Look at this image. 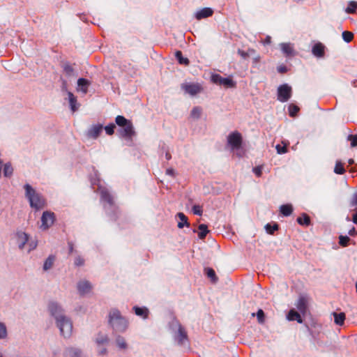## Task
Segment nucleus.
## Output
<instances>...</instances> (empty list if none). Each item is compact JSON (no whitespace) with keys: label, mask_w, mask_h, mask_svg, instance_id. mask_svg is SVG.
Returning a JSON list of instances; mask_svg holds the SVG:
<instances>
[{"label":"nucleus","mask_w":357,"mask_h":357,"mask_svg":"<svg viewBox=\"0 0 357 357\" xmlns=\"http://www.w3.org/2000/svg\"><path fill=\"white\" fill-rule=\"evenodd\" d=\"M116 343L119 349H126L128 348V344L125 338L122 336L118 335L116 338Z\"/></svg>","instance_id":"34"},{"label":"nucleus","mask_w":357,"mask_h":357,"mask_svg":"<svg viewBox=\"0 0 357 357\" xmlns=\"http://www.w3.org/2000/svg\"><path fill=\"white\" fill-rule=\"evenodd\" d=\"M238 54L243 59H247L249 57V53L242 50H238Z\"/></svg>","instance_id":"51"},{"label":"nucleus","mask_w":357,"mask_h":357,"mask_svg":"<svg viewBox=\"0 0 357 357\" xmlns=\"http://www.w3.org/2000/svg\"><path fill=\"white\" fill-rule=\"evenodd\" d=\"M64 73L68 76H72L73 75L74 69L69 63H65L62 66Z\"/></svg>","instance_id":"36"},{"label":"nucleus","mask_w":357,"mask_h":357,"mask_svg":"<svg viewBox=\"0 0 357 357\" xmlns=\"http://www.w3.org/2000/svg\"><path fill=\"white\" fill-rule=\"evenodd\" d=\"M259 59L260 57L259 56H257L256 58H255V62L257 63L259 61Z\"/></svg>","instance_id":"63"},{"label":"nucleus","mask_w":357,"mask_h":357,"mask_svg":"<svg viewBox=\"0 0 357 357\" xmlns=\"http://www.w3.org/2000/svg\"><path fill=\"white\" fill-rule=\"evenodd\" d=\"M253 172L257 176L260 177L262 174V167H255V168H253Z\"/></svg>","instance_id":"49"},{"label":"nucleus","mask_w":357,"mask_h":357,"mask_svg":"<svg viewBox=\"0 0 357 357\" xmlns=\"http://www.w3.org/2000/svg\"><path fill=\"white\" fill-rule=\"evenodd\" d=\"M205 273L208 278L211 279V282L215 283L218 281L215 271L211 268H205Z\"/></svg>","instance_id":"32"},{"label":"nucleus","mask_w":357,"mask_h":357,"mask_svg":"<svg viewBox=\"0 0 357 357\" xmlns=\"http://www.w3.org/2000/svg\"><path fill=\"white\" fill-rule=\"evenodd\" d=\"M91 289V284L87 280H81L77 283V289L81 295L89 293Z\"/></svg>","instance_id":"12"},{"label":"nucleus","mask_w":357,"mask_h":357,"mask_svg":"<svg viewBox=\"0 0 357 357\" xmlns=\"http://www.w3.org/2000/svg\"><path fill=\"white\" fill-rule=\"evenodd\" d=\"M13 169L11 167L10 164V163L5 164L4 168H3L4 176H6V177L10 176L13 174Z\"/></svg>","instance_id":"40"},{"label":"nucleus","mask_w":357,"mask_h":357,"mask_svg":"<svg viewBox=\"0 0 357 357\" xmlns=\"http://www.w3.org/2000/svg\"><path fill=\"white\" fill-rule=\"evenodd\" d=\"M333 314L334 317L335 323L338 326H342L346 318L345 314L344 312H333Z\"/></svg>","instance_id":"22"},{"label":"nucleus","mask_w":357,"mask_h":357,"mask_svg":"<svg viewBox=\"0 0 357 357\" xmlns=\"http://www.w3.org/2000/svg\"><path fill=\"white\" fill-rule=\"evenodd\" d=\"M248 52L249 53V56H250V55L255 54L256 52L254 49L250 48L248 50Z\"/></svg>","instance_id":"60"},{"label":"nucleus","mask_w":357,"mask_h":357,"mask_svg":"<svg viewBox=\"0 0 357 357\" xmlns=\"http://www.w3.org/2000/svg\"><path fill=\"white\" fill-rule=\"evenodd\" d=\"M299 107L294 104H290L289 106V113L291 116H296L299 111Z\"/></svg>","instance_id":"39"},{"label":"nucleus","mask_w":357,"mask_h":357,"mask_svg":"<svg viewBox=\"0 0 357 357\" xmlns=\"http://www.w3.org/2000/svg\"><path fill=\"white\" fill-rule=\"evenodd\" d=\"M165 158L167 160H169L172 158V155L169 152H167L165 154Z\"/></svg>","instance_id":"61"},{"label":"nucleus","mask_w":357,"mask_h":357,"mask_svg":"<svg viewBox=\"0 0 357 357\" xmlns=\"http://www.w3.org/2000/svg\"><path fill=\"white\" fill-rule=\"evenodd\" d=\"M177 216L178 217V218L180 219L181 222H179L178 223V227L181 229L183 228L185 225L187 226V227H189L190 226V223L188 222V218L187 216L183 213H178L177 214Z\"/></svg>","instance_id":"24"},{"label":"nucleus","mask_w":357,"mask_h":357,"mask_svg":"<svg viewBox=\"0 0 357 357\" xmlns=\"http://www.w3.org/2000/svg\"><path fill=\"white\" fill-rule=\"evenodd\" d=\"M211 80L213 83L222 85L227 88H234L236 86V82L230 77H222L218 74H215L211 76Z\"/></svg>","instance_id":"6"},{"label":"nucleus","mask_w":357,"mask_h":357,"mask_svg":"<svg viewBox=\"0 0 357 357\" xmlns=\"http://www.w3.org/2000/svg\"><path fill=\"white\" fill-rule=\"evenodd\" d=\"M15 238L19 249L22 250L24 245L28 243L29 236L26 232L17 231L15 234Z\"/></svg>","instance_id":"10"},{"label":"nucleus","mask_w":357,"mask_h":357,"mask_svg":"<svg viewBox=\"0 0 357 357\" xmlns=\"http://www.w3.org/2000/svg\"><path fill=\"white\" fill-rule=\"evenodd\" d=\"M133 310L137 316L142 317L144 319H146L148 317L149 310L146 307H140L135 306L133 307Z\"/></svg>","instance_id":"23"},{"label":"nucleus","mask_w":357,"mask_h":357,"mask_svg":"<svg viewBox=\"0 0 357 357\" xmlns=\"http://www.w3.org/2000/svg\"><path fill=\"white\" fill-rule=\"evenodd\" d=\"M256 316L257 318V321L259 324H262L265 321V314L264 311L261 309L258 310L257 312L256 313Z\"/></svg>","instance_id":"41"},{"label":"nucleus","mask_w":357,"mask_h":357,"mask_svg":"<svg viewBox=\"0 0 357 357\" xmlns=\"http://www.w3.org/2000/svg\"><path fill=\"white\" fill-rule=\"evenodd\" d=\"M292 93V89L287 84H284L278 88V100L282 102L288 101Z\"/></svg>","instance_id":"5"},{"label":"nucleus","mask_w":357,"mask_h":357,"mask_svg":"<svg viewBox=\"0 0 357 357\" xmlns=\"http://www.w3.org/2000/svg\"><path fill=\"white\" fill-rule=\"evenodd\" d=\"M100 193L101 199L103 202H107L111 206H114V203L113 196L110 194L107 188H101L100 190Z\"/></svg>","instance_id":"13"},{"label":"nucleus","mask_w":357,"mask_h":357,"mask_svg":"<svg viewBox=\"0 0 357 357\" xmlns=\"http://www.w3.org/2000/svg\"><path fill=\"white\" fill-rule=\"evenodd\" d=\"M69 252L72 253L73 251V244L70 242L68 243Z\"/></svg>","instance_id":"59"},{"label":"nucleus","mask_w":357,"mask_h":357,"mask_svg":"<svg viewBox=\"0 0 357 357\" xmlns=\"http://www.w3.org/2000/svg\"><path fill=\"white\" fill-rule=\"evenodd\" d=\"M280 212L284 216H289L293 212V207L291 204H284L280 206Z\"/></svg>","instance_id":"30"},{"label":"nucleus","mask_w":357,"mask_h":357,"mask_svg":"<svg viewBox=\"0 0 357 357\" xmlns=\"http://www.w3.org/2000/svg\"><path fill=\"white\" fill-rule=\"evenodd\" d=\"M352 220L356 225H357V211L353 215Z\"/></svg>","instance_id":"58"},{"label":"nucleus","mask_w":357,"mask_h":357,"mask_svg":"<svg viewBox=\"0 0 357 357\" xmlns=\"http://www.w3.org/2000/svg\"><path fill=\"white\" fill-rule=\"evenodd\" d=\"M357 9V2L354 1H349L348 3V6L347 7L345 11L347 13L353 14L356 13Z\"/></svg>","instance_id":"35"},{"label":"nucleus","mask_w":357,"mask_h":357,"mask_svg":"<svg viewBox=\"0 0 357 357\" xmlns=\"http://www.w3.org/2000/svg\"><path fill=\"white\" fill-rule=\"evenodd\" d=\"M278 71L280 73H284L287 71V68L285 66H280L278 68Z\"/></svg>","instance_id":"54"},{"label":"nucleus","mask_w":357,"mask_h":357,"mask_svg":"<svg viewBox=\"0 0 357 357\" xmlns=\"http://www.w3.org/2000/svg\"><path fill=\"white\" fill-rule=\"evenodd\" d=\"M63 357H84V356L80 349L70 347L63 351Z\"/></svg>","instance_id":"11"},{"label":"nucleus","mask_w":357,"mask_h":357,"mask_svg":"<svg viewBox=\"0 0 357 357\" xmlns=\"http://www.w3.org/2000/svg\"><path fill=\"white\" fill-rule=\"evenodd\" d=\"M213 13V10L210 8H204L197 12L196 18L197 20H202L211 16Z\"/></svg>","instance_id":"16"},{"label":"nucleus","mask_w":357,"mask_h":357,"mask_svg":"<svg viewBox=\"0 0 357 357\" xmlns=\"http://www.w3.org/2000/svg\"><path fill=\"white\" fill-rule=\"evenodd\" d=\"M297 222L301 225L308 226L310 224V218L306 213H303L297 218Z\"/></svg>","instance_id":"29"},{"label":"nucleus","mask_w":357,"mask_h":357,"mask_svg":"<svg viewBox=\"0 0 357 357\" xmlns=\"http://www.w3.org/2000/svg\"><path fill=\"white\" fill-rule=\"evenodd\" d=\"M166 174L169 175V176H171L172 177H175L176 176V173H175V171L174 169L172 168H169L166 170Z\"/></svg>","instance_id":"53"},{"label":"nucleus","mask_w":357,"mask_h":357,"mask_svg":"<svg viewBox=\"0 0 357 357\" xmlns=\"http://www.w3.org/2000/svg\"><path fill=\"white\" fill-rule=\"evenodd\" d=\"M275 148L277 150V153L279 154H283L287 152V148L286 146H281L280 144H278Z\"/></svg>","instance_id":"47"},{"label":"nucleus","mask_w":357,"mask_h":357,"mask_svg":"<svg viewBox=\"0 0 357 357\" xmlns=\"http://www.w3.org/2000/svg\"><path fill=\"white\" fill-rule=\"evenodd\" d=\"M103 126L101 124L93 125L88 130L87 136L93 139H96L100 135Z\"/></svg>","instance_id":"14"},{"label":"nucleus","mask_w":357,"mask_h":357,"mask_svg":"<svg viewBox=\"0 0 357 357\" xmlns=\"http://www.w3.org/2000/svg\"><path fill=\"white\" fill-rule=\"evenodd\" d=\"M29 252H30V251L34 250L36 248L37 243L32 241V242L29 243Z\"/></svg>","instance_id":"55"},{"label":"nucleus","mask_w":357,"mask_h":357,"mask_svg":"<svg viewBox=\"0 0 357 357\" xmlns=\"http://www.w3.org/2000/svg\"><path fill=\"white\" fill-rule=\"evenodd\" d=\"M54 261H55V256L50 255L45 261V263L43 264V270L45 271H47L51 269L54 265Z\"/></svg>","instance_id":"25"},{"label":"nucleus","mask_w":357,"mask_h":357,"mask_svg":"<svg viewBox=\"0 0 357 357\" xmlns=\"http://www.w3.org/2000/svg\"><path fill=\"white\" fill-rule=\"evenodd\" d=\"M342 38L345 42L349 43L352 40L354 34L351 32L345 31L342 33Z\"/></svg>","instance_id":"44"},{"label":"nucleus","mask_w":357,"mask_h":357,"mask_svg":"<svg viewBox=\"0 0 357 357\" xmlns=\"http://www.w3.org/2000/svg\"><path fill=\"white\" fill-rule=\"evenodd\" d=\"M350 206L351 207H354V206H357V192L354 195L353 198L350 203Z\"/></svg>","instance_id":"52"},{"label":"nucleus","mask_w":357,"mask_h":357,"mask_svg":"<svg viewBox=\"0 0 357 357\" xmlns=\"http://www.w3.org/2000/svg\"><path fill=\"white\" fill-rule=\"evenodd\" d=\"M348 140L351 142V146L355 147L357 146V135H349Z\"/></svg>","instance_id":"46"},{"label":"nucleus","mask_w":357,"mask_h":357,"mask_svg":"<svg viewBox=\"0 0 357 357\" xmlns=\"http://www.w3.org/2000/svg\"><path fill=\"white\" fill-rule=\"evenodd\" d=\"M77 84L79 87H81V89L84 93H87L88 86L90 85L89 81L84 78H79L77 80Z\"/></svg>","instance_id":"27"},{"label":"nucleus","mask_w":357,"mask_h":357,"mask_svg":"<svg viewBox=\"0 0 357 357\" xmlns=\"http://www.w3.org/2000/svg\"><path fill=\"white\" fill-rule=\"evenodd\" d=\"M181 88L185 91V93L191 96H195L203 91L202 86L199 83L183 84L181 85Z\"/></svg>","instance_id":"9"},{"label":"nucleus","mask_w":357,"mask_h":357,"mask_svg":"<svg viewBox=\"0 0 357 357\" xmlns=\"http://www.w3.org/2000/svg\"><path fill=\"white\" fill-rule=\"evenodd\" d=\"M115 122L120 127L118 130L119 136L132 141V137L136 135L132 123L121 115L116 117Z\"/></svg>","instance_id":"3"},{"label":"nucleus","mask_w":357,"mask_h":357,"mask_svg":"<svg viewBox=\"0 0 357 357\" xmlns=\"http://www.w3.org/2000/svg\"><path fill=\"white\" fill-rule=\"evenodd\" d=\"M55 220L54 213L50 211H44L41 217V229L46 230L50 228Z\"/></svg>","instance_id":"8"},{"label":"nucleus","mask_w":357,"mask_h":357,"mask_svg":"<svg viewBox=\"0 0 357 357\" xmlns=\"http://www.w3.org/2000/svg\"><path fill=\"white\" fill-rule=\"evenodd\" d=\"M192 212L195 215H201L202 214V207L199 205H194L192 206Z\"/></svg>","instance_id":"48"},{"label":"nucleus","mask_w":357,"mask_h":357,"mask_svg":"<svg viewBox=\"0 0 357 357\" xmlns=\"http://www.w3.org/2000/svg\"><path fill=\"white\" fill-rule=\"evenodd\" d=\"M7 337V329L6 325L0 322V339H5Z\"/></svg>","instance_id":"43"},{"label":"nucleus","mask_w":357,"mask_h":357,"mask_svg":"<svg viewBox=\"0 0 357 357\" xmlns=\"http://www.w3.org/2000/svg\"><path fill=\"white\" fill-rule=\"evenodd\" d=\"M202 113V109L201 107H199V106L195 107L191 110L190 116L192 119H198L201 117Z\"/></svg>","instance_id":"33"},{"label":"nucleus","mask_w":357,"mask_h":357,"mask_svg":"<svg viewBox=\"0 0 357 357\" xmlns=\"http://www.w3.org/2000/svg\"><path fill=\"white\" fill-rule=\"evenodd\" d=\"M178 325V333L176 335V340L179 344H183L185 341L188 340L187 333L185 328L181 325Z\"/></svg>","instance_id":"15"},{"label":"nucleus","mask_w":357,"mask_h":357,"mask_svg":"<svg viewBox=\"0 0 357 357\" xmlns=\"http://www.w3.org/2000/svg\"><path fill=\"white\" fill-rule=\"evenodd\" d=\"M334 172L337 174H343L345 172V169L343 165L340 161H337L334 169Z\"/></svg>","instance_id":"38"},{"label":"nucleus","mask_w":357,"mask_h":357,"mask_svg":"<svg viewBox=\"0 0 357 357\" xmlns=\"http://www.w3.org/2000/svg\"><path fill=\"white\" fill-rule=\"evenodd\" d=\"M48 310L55 319L61 335L65 338L70 337L73 332V323L70 319L65 315L61 306L57 302L50 301L48 304Z\"/></svg>","instance_id":"1"},{"label":"nucleus","mask_w":357,"mask_h":357,"mask_svg":"<svg viewBox=\"0 0 357 357\" xmlns=\"http://www.w3.org/2000/svg\"><path fill=\"white\" fill-rule=\"evenodd\" d=\"M175 56L180 64H183L185 66L189 65V63H190L189 59L188 58L183 57L182 52L181 51H176L175 53Z\"/></svg>","instance_id":"31"},{"label":"nucleus","mask_w":357,"mask_h":357,"mask_svg":"<svg viewBox=\"0 0 357 357\" xmlns=\"http://www.w3.org/2000/svg\"><path fill=\"white\" fill-rule=\"evenodd\" d=\"M350 238L347 236H340L339 237V243L342 247H346L348 245Z\"/></svg>","instance_id":"42"},{"label":"nucleus","mask_w":357,"mask_h":357,"mask_svg":"<svg viewBox=\"0 0 357 357\" xmlns=\"http://www.w3.org/2000/svg\"><path fill=\"white\" fill-rule=\"evenodd\" d=\"M266 230L267 233L269 234H273L275 231H277L279 228V226L277 223H274L273 225L271 224H267L265 226Z\"/></svg>","instance_id":"37"},{"label":"nucleus","mask_w":357,"mask_h":357,"mask_svg":"<svg viewBox=\"0 0 357 357\" xmlns=\"http://www.w3.org/2000/svg\"><path fill=\"white\" fill-rule=\"evenodd\" d=\"M271 42V38L268 36L266 39V43H270Z\"/></svg>","instance_id":"62"},{"label":"nucleus","mask_w":357,"mask_h":357,"mask_svg":"<svg viewBox=\"0 0 357 357\" xmlns=\"http://www.w3.org/2000/svg\"><path fill=\"white\" fill-rule=\"evenodd\" d=\"M198 229L199 230L198 234L199 238L202 240L204 239L207 234L209 232L207 225L204 224L199 225Z\"/></svg>","instance_id":"28"},{"label":"nucleus","mask_w":357,"mask_h":357,"mask_svg":"<svg viewBox=\"0 0 357 357\" xmlns=\"http://www.w3.org/2000/svg\"><path fill=\"white\" fill-rule=\"evenodd\" d=\"M116 128V126L114 123H110L108 126H106L104 129L106 132V133L108 135H112L114 132V129Z\"/></svg>","instance_id":"45"},{"label":"nucleus","mask_w":357,"mask_h":357,"mask_svg":"<svg viewBox=\"0 0 357 357\" xmlns=\"http://www.w3.org/2000/svg\"><path fill=\"white\" fill-rule=\"evenodd\" d=\"M227 142L232 149H238L242 144L241 134L237 131L230 133L227 137Z\"/></svg>","instance_id":"7"},{"label":"nucleus","mask_w":357,"mask_h":357,"mask_svg":"<svg viewBox=\"0 0 357 357\" xmlns=\"http://www.w3.org/2000/svg\"><path fill=\"white\" fill-rule=\"evenodd\" d=\"M354 160H353V159H350V160H349V163L350 165L354 164Z\"/></svg>","instance_id":"64"},{"label":"nucleus","mask_w":357,"mask_h":357,"mask_svg":"<svg viewBox=\"0 0 357 357\" xmlns=\"http://www.w3.org/2000/svg\"><path fill=\"white\" fill-rule=\"evenodd\" d=\"M84 260L81 257H77L75 259V264L77 266L84 265Z\"/></svg>","instance_id":"50"},{"label":"nucleus","mask_w":357,"mask_h":357,"mask_svg":"<svg viewBox=\"0 0 357 357\" xmlns=\"http://www.w3.org/2000/svg\"><path fill=\"white\" fill-rule=\"evenodd\" d=\"M108 322L113 331L119 333H123L128 326L127 319L123 317L119 310L112 309L108 315Z\"/></svg>","instance_id":"2"},{"label":"nucleus","mask_w":357,"mask_h":357,"mask_svg":"<svg viewBox=\"0 0 357 357\" xmlns=\"http://www.w3.org/2000/svg\"><path fill=\"white\" fill-rule=\"evenodd\" d=\"M298 310L303 314L307 311V301L304 297H300L296 305Z\"/></svg>","instance_id":"21"},{"label":"nucleus","mask_w":357,"mask_h":357,"mask_svg":"<svg viewBox=\"0 0 357 357\" xmlns=\"http://www.w3.org/2000/svg\"><path fill=\"white\" fill-rule=\"evenodd\" d=\"M324 48L325 47L321 43H317L312 47V54L317 57H323L324 56Z\"/></svg>","instance_id":"18"},{"label":"nucleus","mask_w":357,"mask_h":357,"mask_svg":"<svg viewBox=\"0 0 357 357\" xmlns=\"http://www.w3.org/2000/svg\"><path fill=\"white\" fill-rule=\"evenodd\" d=\"M96 343L98 346L106 345L109 342V338L107 334L99 333L95 340Z\"/></svg>","instance_id":"17"},{"label":"nucleus","mask_w":357,"mask_h":357,"mask_svg":"<svg viewBox=\"0 0 357 357\" xmlns=\"http://www.w3.org/2000/svg\"><path fill=\"white\" fill-rule=\"evenodd\" d=\"M98 354L100 356H104V355H106L107 354V350L106 348L103 347V348H101L99 351H98Z\"/></svg>","instance_id":"56"},{"label":"nucleus","mask_w":357,"mask_h":357,"mask_svg":"<svg viewBox=\"0 0 357 357\" xmlns=\"http://www.w3.org/2000/svg\"><path fill=\"white\" fill-rule=\"evenodd\" d=\"M287 318L291 321L296 320L298 323L303 322V319H301L300 314L294 310H291L289 312Z\"/></svg>","instance_id":"26"},{"label":"nucleus","mask_w":357,"mask_h":357,"mask_svg":"<svg viewBox=\"0 0 357 357\" xmlns=\"http://www.w3.org/2000/svg\"><path fill=\"white\" fill-rule=\"evenodd\" d=\"M69 104L70 106L71 110L74 112L78 109L79 105L77 102V98L74 96V94L71 92H68Z\"/></svg>","instance_id":"20"},{"label":"nucleus","mask_w":357,"mask_h":357,"mask_svg":"<svg viewBox=\"0 0 357 357\" xmlns=\"http://www.w3.org/2000/svg\"><path fill=\"white\" fill-rule=\"evenodd\" d=\"M281 50L286 56H293L294 51L291 43H282Z\"/></svg>","instance_id":"19"},{"label":"nucleus","mask_w":357,"mask_h":357,"mask_svg":"<svg viewBox=\"0 0 357 357\" xmlns=\"http://www.w3.org/2000/svg\"><path fill=\"white\" fill-rule=\"evenodd\" d=\"M355 234H356V229H355V227H352V228L349 231V234L350 236H354Z\"/></svg>","instance_id":"57"},{"label":"nucleus","mask_w":357,"mask_h":357,"mask_svg":"<svg viewBox=\"0 0 357 357\" xmlns=\"http://www.w3.org/2000/svg\"><path fill=\"white\" fill-rule=\"evenodd\" d=\"M25 190V196L28 199L31 208L38 211L45 206V200L39 193L29 185L26 184L24 186Z\"/></svg>","instance_id":"4"}]
</instances>
